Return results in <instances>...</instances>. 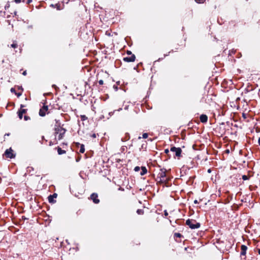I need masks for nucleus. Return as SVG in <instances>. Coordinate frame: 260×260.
<instances>
[{
  "label": "nucleus",
  "mask_w": 260,
  "mask_h": 260,
  "mask_svg": "<svg viewBox=\"0 0 260 260\" xmlns=\"http://www.w3.org/2000/svg\"><path fill=\"white\" fill-rule=\"evenodd\" d=\"M171 154L169 155H172L175 158L177 157L179 158L181 156L182 150L179 147H175L174 146L170 148Z\"/></svg>",
  "instance_id": "obj_1"
},
{
  "label": "nucleus",
  "mask_w": 260,
  "mask_h": 260,
  "mask_svg": "<svg viewBox=\"0 0 260 260\" xmlns=\"http://www.w3.org/2000/svg\"><path fill=\"white\" fill-rule=\"evenodd\" d=\"M55 131L56 139H57L58 140L62 139L66 133V129L62 127L58 126L55 128Z\"/></svg>",
  "instance_id": "obj_2"
},
{
  "label": "nucleus",
  "mask_w": 260,
  "mask_h": 260,
  "mask_svg": "<svg viewBox=\"0 0 260 260\" xmlns=\"http://www.w3.org/2000/svg\"><path fill=\"white\" fill-rule=\"evenodd\" d=\"M186 224L191 229H196L200 227L201 224L196 220L188 219L186 221Z\"/></svg>",
  "instance_id": "obj_3"
},
{
  "label": "nucleus",
  "mask_w": 260,
  "mask_h": 260,
  "mask_svg": "<svg viewBox=\"0 0 260 260\" xmlns=\"http://www.w3.org/2000/svg\"><path fill=\"white\" fill-rule=\"evenodd\" d=\"M166 169L164 168L160 169V172L157 175V178H159V182H164L166 181Z\"/></svg>",
  "instance_id": "obj_4"
},
{
  "label": "nucleus",
  "mask_w": 260,
  "mask_h": 260,
  "mask_svg": "<svg viewBox=\"0 0 260 260\" xmlns=\"http://www.w3.org/2000/svg\"><path fill=\"white\" fill-rule=\"evenodd\" d=\"M134 170L135 172H139L140 171V174L141 175H144L147 172V169L145 167H139L137 166L134 168Z\"/></svg>",
  "instance_id": "obj_5"
},
{
  "label": "nucleus",
  "mask_w": 260,
  "mask_h": 260,
  "mask_svg": "<svg viewBox=\"0 0 260 260\" xmlns=\"http://www.w3.org/2000/svg\"><path fill=\"white\" fill-rule=\"evenodd\" d=\"M13 151L11 148L8 149L6 150L5 154L8 158H12L15 157V154L13 153Z\"/></svg>",
  "instance_id": "obj_6"
},
{
  "label": "nucleus",
  "mask_w": 260,
  "mask_h": 260,
  "mask_svg": "<svg viewBox=\"0 0 260 260\" xmlns=\"http://www.w3.org/2000/svg\"><path fill=\"white\" fill-rule=\"evenodd\" d=\"M90 198L92 200L93 202L95 204H98L100 202V200L98 199V195L97 193H92L90 196Z\"/></svg>",
  "instance_id": "obj_7"
},
{
  "label": "nucleus",
  "mask_w": 260,
  "mask_h": 260,
  "mask_svg": "<svg viewBox=\"0 0 260 260\" xmlns=\"http://www.w3.org/2000/svg\"><path fill=\"white\" fill-rule=\"evenodd\" d=\"M48 108L47 106H44L39 111V115L41 116H44L46 115V112L47 111Z\"/></svg>",
  "instance_id": "obj_8"
},
{
  "label": "nucleus",
  "mask_w": 260,
  "mask_h": 260,
  "mask_svg": "<svg viewBox=\"0 0 260 260\" xmlns=\"http://www.w3.org/2000/svg\"><path fill=\"white\" fill-rule=\"evenodd\" d=\"M136 59L135 55L134 54H132L129 57H125L123 58V60L125 62H133L135 61Z\"/></svg>",
  "instance_id": "obj_9"
},
{
  "label": "nucleus",
  "mask_w": 260,
  "mask_h": 260,
  "mask_svg": "<svg viewBox=\"0 0 260 260\" xmlns=\"http://www.w3.org/2000/svg\"><path fill=\"white\" fill-rule=\"evenodd\" d=\"M56 197L57 194L55 193L53 194L52 195H50L48 198L49 202L50 203H55V201L54 200V198H56Z\"/></svg>",
  "instance_id": "obj_10"
},
{
  "label": "nucleus",
  "mask_w": 260,
  "mask_h": 260,
  "mask_svg": "<svg viewBox=\"0 0 260 260\" xmlns=\"http://www.w3.org/2000/svg\"><path fill=\"white\" fill-rule=\"evenodd\" d=\"M241 253H240L241 255H245L246 253V251L247 249V247L245 245H241Z\"/></svg>",
  "instance_id": "obj_11"
},
{
  "label": "nucleus",
  "mask_w": 260,
  "mask_h": 260,
  "mask_svg": "<svg viewBox=\"0 0 260 260\" xmlns=\"http://www.w3.org/2000/svg\"><path fill=\"white\" fill-rule=\"evenodd\" d=\"M200 119L202 123H206L208 120V117L205 114H202L200 116Z\"/></svg>",
  "instance_id": "obj_12"
},
{
  "label": "nucleus",
  "mask_w": 260,
  "mask_h": 260,
  "mask_svg": "<svg viewBox=\"0 0 260 260\" xmlns=\"http://www.w3.org/2000/svg\"><path fill=\"white\" fill-rule=\"evenodd\" d=\"M24 107V105H21V106H20L21 109H20V110H19V111H18V112H19L20 113V114H21H21H23L25 113H26V109H22V108H23Z\"/></svg>",
  "instance_id": "obj_13"
},
{
  "label": "nucleus",
  "mask_w": 260,
  "mask_h": 260,
  "mask_svg": "<svg viewBox=\"0 0 260 260\" xmlns=\"http://www.w3.org/2000/svg\"><path fill=\"white\" fill-rule=\"evenodd\" d=\"M57 152L59 154H63L66 153V151L64 150H62L61 148L58 147L57 148Z\"/></svg>",
  "instance_id": "obj_14"
},
{
  "label": "nucleus",
  "mask_w": 260,
  "mask_h": 260,
  "mask_svg": "<svg viewBox=\"0 0 260 260\" xmlns=\"http://www.w3.org/2000/svg\"><path fill=\"white\" fill-rule=\"evenodd\" d=\"M79 151L80 153H83L85 152L84 145L83 144H81L80 145Z\"/></svg>",
  "instance_id": "obj_15"
},
{
  "label": "nucleus",
  "mask_w": 260,
  "mask_h": 260,
  "mask_svg": "<svg viewBox=\"0 0 260 260\" xmlns=\"http://www.w3.org/2000/svg\"><path fill=\"white\" fill-rule=\"evenodd\" d=\"M11 47L14 48H16L18 47L17 43L16 41H14L13 44L11 45Z\"/></svg>",
  "instance_id": "obj_16"
},
{
  "label": "nucleus",
  "mask_w": 260,
  "mask_h": 260,
  "mask_svg": "<svg viewBox=\"0 0 260 260\" xmlns=\"http://www.w3.org/2000/svg\"><path fill=\"white\" fill-rule=\"evenodd\" d=\"M137 212L138 214H143L144 213L143 210L142 209H138Z\"/></svg>",
  "instance_id": "obj_17"
},
{
  "label": "nucleus",
  "mask_w": 260,
  "mask_h": 260,
  "mask_svg": "<svg viewBox=\"0 0 260 260\" xmlns=\"http://www.w3.org/2000/svg\"><path fill=\"white\" fill-rule=\"evenodd\" d=\"M148 134H147V133H144V134H143V135H142V138H143V139H146V138H148Z\"/></svg>",
  "instance_id": "obj_18"
},
{
  "label": "nucleus",
  "mask_w": 260,
  "mask_h": 260,
  "mask_svg": "<svg viewBox=\"0 0 260 260\" xmlns=\"http://www.w3.org/2000/svg\"><path fill=\"white\" fill-rule=\"evenodd\" d=\"M81 119L82 120L84 121L87 119V117L85 115H81Z\"/></svg>",
  "instance_id": "obj_19"
},
{
  "label": "nucleus",
  "mask_w": 260,
  "mask_h": 260,
  "mask_svg": "<svg viewBox=\"0 0 260 260\" xmlns=\"http://www.w3.org/2000/svg\"><path fill=\"white\" fill-rule=\"evenodd\" d=\"M195 1L198 3L202 4L205 1V0H195Z\"/></svg>",
  "instance_id": "obj_20"
},
{
  "label": "nucleus",
  "mask_w": 260,
  "mask_h": 260,
  "mask_svg": "<svg viewBox=\"0 0 260 260\" xmlns=\"http://www.w3.org/2000/svg\"><path fill=\"white\" fill-rule=\"evenodd\" d=\"M242 179L244 180H247L249 179L248 177L246 175H243L242 176Z\"/></svg>",
  "instance_id": "obj_21"
},
{
  "label": "nucleus",
  "mask_w": 260,
  "mask_h": 260,
  "mask_svg": "<svg viewBox=\"0 0 260 260\" xmlns=\"http://www.w3.org/2000/svg\"><path fill=\"white\" fill-rule=\"evenodd\" d=\"M174 236L177 237H181V235L180 233H175Z\"/></svg>",
  "instance_id": "obj_22"
},
{
  "label": "nucleus",
  "mask_w": 260,
  "mask_h": 260,
  "mask_svg": "<svg viewBox=\"0 0 260 260\" xmlns=\"http://www.w3.org/2000/svg\"><path fill=\"white\" fill-rule=\"evenodd\" d=\"M18 117L19 118L21 119L22 118V116H23V114H20V113L19 112H18Z\"/></svg>",
  "instance_id": "obj_23"
},
{
  "label": "nucleus",
  "mask_w": 260,
  "mask_h": 260,
  "mask_svg": "<svg viewBox=\"0 0 260 260\" xmlns=\"http://www.w3.org/2000/svg\"><path fill=\"white\" fill-rule=\"evenodd\" d=\"M24 119L25 121H27L28 120V119H30V118L28 116H24Z\"/></svg>",
  "instance_id": "obj_24"
},
{
  "label": "nucleus",
  "mask_w": 260,
  "mask_h": 260,
  "mask_svg": "<svg viewBox=\"0 0 260 260\" xmlns=\"http://www.w3.org/2000/svg\"><path fill=\"white\" fill-rule=\"evenodd\" d=\"M165 152L166 153V154H169V153H171L170 152V150H169V149H166L165 150Z\"/></svg>",
  "instance_id": "obj_25"
},
{
  "label": "nucleus",
  "mask_w": 260,
  "mask_h": 260,
  "mask_svg": "<svg viewBox=\"0 0 260 260\" xmlns=\"http://www.w3.org/2000/svg\"><path fill=\"white\" fill-rule=\"evenodd\" d=\"M99 83L100 85H103L104 84V81L103 80H100L99 81Z\"/></svg>",
  "instance_id": "obj_26"
},
{
  "label": "nucleus",
  "mask_w": 260,
  "mask_h": 260,
  "mask_svg": "<svg viewBox=\"0 0 260 260\" xmlns=\"http://www.w3.org/2000/svg\"><path fill=\"white\" fill-rule=\"evenodd\" d=\"M11 91L12 92H13V93H16V92H15V89H14V88H12L11 89Z\"/></svg>",
  "instance_id": "obj_27"
},
{
  "label": "nucleus",
  "mask_w": 260,
  "mask_h": 260,
  "mask_svg": "<svg viewBox=\"0 0 260 260\" xmlns=\"http://www.w3.org/2000/svg\"><path fill=\"white\" fill-rule=\"evenodd\" d=\"M15 94L18 96V97H19L21 95L22 93H15Z\"/></svg>",
  "instance_id": "obj_28"
},
{
  "label": "nucleus",
  "mask_w": 260,
  "mask_h": 260,
  "mask_svg": "<svg viewBox=\"0 0 260 260\" xmlns=\"http://www.w3.org/2000/svg\"><path fill=\"white\" fill-rule=\"evenodd\" d=\"M164 212H165V213H164V214H165V215L166 216H168V212H167V211L166 210H165Z\"/></svg>",
  "instance_id": "obj_29"
},
{
  "label": "nucleus",
  "mask_w": 260,
  "mask_h": 260,
  "mask_svg": "<svg viewBox=\"0 0 260 260\" xmlns=\"http://www.w3.org/2000/svg\"><path fill=\"white\" fill-rule=\"evenodd\" d=\"M32 2V0H27L26 3L27 4H30Z\"/></svg>",
  "instance_id": "obj_30"
},
{
  "label": "nucleus",
  "mask_w": 260,
  "mask_h": 260,
  "mask_svg": "<svg viewBox=\"0 0 260 260\" xmlns=\"http://www.w3.org/2000/svg\"><path fill=\"white\" fill-rule=\"evenodd\" d=\"M127 54H128V55H132V52L130 51H127Z\"/></svg>",
  "instance_id": "obj_31"
},
{
  "label": "nucleus",
  "mask_w": 260,
  "mask_h": 260,
  "mask_svg": "<svg viewBox=\"0 0 260 260\" xmlns=\"http://www.w3.org/2000/svg\"><path fill=\"white\" fill-rule=\"evenodd\" d=\"M21 1V0H15V2L16 3H20Z\"/></svg>",
  "instance_id": "obj_32"
},
{
  "label": "nucleus",
  "mask_w": 260,
  "mask_h": 260,
  "mask_svg": "<svg viewBox=\"0 0 260 260\" xmlns=\"http://www.w3.org/2000/svg\"><path fill=\"white\" fill-rule=\"evenodd\" d=\"M91 136L92 138H96V135L95 134H92Z\"/></svg>",
  "instance_id": "obj_33"
},
{
  "label": "nucleus",
  "mask_w": 260,
  "mask_h": 260,
  "mask_svg": "<svg viewBox=\"0 0 260 260\" xmlns=\"http://www.w3.org/2000/svg\"><path fill=\"white\" fill-rule=\"evenodd\" d=\"M22 74H23V75H26V71H24V72H23Z\"/></svg>",
  "instance_id": "obj_34"
},
{
  "label": "nucleus",
  "mask_w": 260,
  "mask_h": 260,
  "mask_svg": "<svg viewBox=\"0 0 260 260\" xmlns=\"http://www.w3.org/2000/svg\"><path fill=\"white\" fill-rule=\"evenodd\" d=\"M258 143L259 145L260 146V137L258 138Z\"/></svg>",
  "instance_id": "obj_35"
},
{
  "label": "nucleus",
  "mask_w": 260,
  "mask_h": 260,
  "mask_svg": "<svg viewBox=\"0 0 260 260\" xmlns=\"http://www.w3.org/2000/svg\"><path fill=\"white\" fill-rule=\"evenodd\" d=\"M198 202V201L197 200H194V204H197Z\"/></svg>",
  "instance_id": "obj_36"
},
{
  "label": "nucleus",
  "mask_w": 260,
  "mask_h": 260,
  "mask_svg": "<svg viewBox=\"0 0 260 260\" xmlns=\"http://www.w3.org/2000/svg\"><path fill=\"white\" fill-rule=\"evenodd\" d=\"M257 252H258V254L260 255V249H257Z\"/></svg>",
  "instance_id": "obj_37"
},
{
  "label": "nucleus",
  "mask_w": 260,
  "mask_h": 260,
  "mask_svg": "<svg viewBox=\"0 0 260 260\" xmlns=\"http://www.w3.org/2000/svg\"><path fill=\"white\" fill-rule=\"evenodd\" d=\"M126 138H127V140L129 139V136L128 135H127V136H126Z\"/></svg>",
  "instance_id": "obj_38"
},
{
  "label": "nucleus",
  "mask_w": 260,
  "mask_h": 260,
  "mask_svg": "<svg viewBox=\"0 0 260 260\" xmlns=\"http://www.w3.org/2000/svg\"><path fill=\"white\" fill-rule=\"evenodd\" d=\"M208 173H210L211 172V169H210L208 170Z\"/></svg>",
  "instance_id": "obj_39"
},
{
  "label": "nucleus",
  "mask_w": 260,
  "mask_h": 260,
  "mask_svg": "<svg viewBox=\"0 0 260 260\" xmlns=\"http://www.w3.org/2000/svg\"><path fill=\"white\" fill-rule=\"evenodd\" d=\"M9 135H10V134H6L5 135V136H9Z\"/></svg>",
  "instance_id": "obj_40"
},
{
  "label": "nucleus",
  "mask_w": 260,
  "mask_h": 260,
  "mask_svg": "<svg viewBox=\"0 0 260 260\" xmlns=\"http://www.w3.org/2000/svg\"><path fill=\"white\" fill-rule=\"evenodd\" d=\"M2 62V63H4L5 62L4 59H3Z\"/></svg>",
  "instance_id": "obj_41"
},
{
  "label": "nucleus",
  "mask_w": 260,
  "mask_h": 260,
  "mask_svg": "<svg viewBox=\"0 0 260 260\" xmlns=\"http://www.w3.org/2000/svg\"><path fill=\"white\" fill-rule=\"evenodd\" d=\"M113 87H115V88H116V89H117V87H115V86H113Z\"/></svg>",
  "instance_id": "obj_42"
},
{
  "label": "nucleus",
  "mask_w": 260,
  "mask_h": 260,
  "mask_svg": "<svg viewBox=\"0 0 260 260\" xmlns=\"http://www.w3.org/2000/svg\"><path fill=\"white\" fill-rule=\"evenodd\" d=\"M113 87H115V88H116V89H117V87H115V86H113Z\"/></svg>",
  "instance_id": "obj_43"
},
{
  "label": "nucleus",
  "mask_w": 260,
  "mask_h": 260,
  "mask_svg": "<svg viewBox=\"0 0 260 260\" xmlns=\"http://www.w3.org/2000/svg\"><path fill=\"white\" fill-rule=\"evenodd\" d=\"M24 1H25V0H22V2H24Z\"/></svg>",
  "instance_id": "obj_44"
}]
</instances>
